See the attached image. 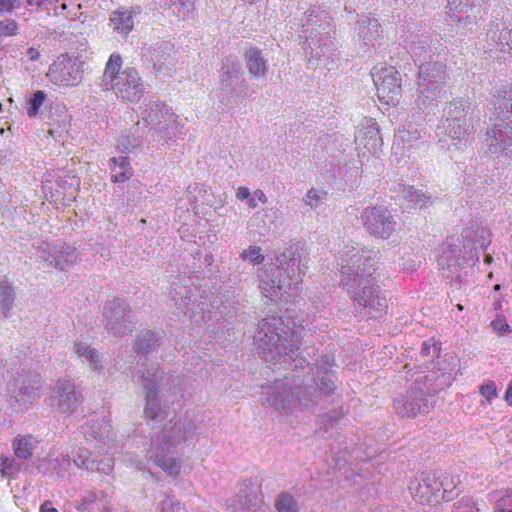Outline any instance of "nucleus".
Returning <instances> with one entry per match:
<instances>
[{
    "instance_id": "1",
    "label": "nucleus",
    "mask_w": 512,
    "mask_h": 512,
    "mask_svg": "<svg viewBox=\"0 0 512 512\" xmlns=\"http://www.w3.org/2000/svg\"><path fill=\"white\" fill-rule=\"evenodd\" d=\"M293 330L290 322L281 316L269 315L259 321L254 334V345L260 358L273 371H291L276 380L261 397L262 403L282 413H291L297 407L311 409L331 396L336 388L332 368L334 357L313 350L294 349L290 343Z\"/></svg>"
},
{
    "instance_id": "2",
    "label": "nucleus",
    "mask_w": 512,
    "mask_h": 512,
    "mask_svg": "<svg viewBox=\"0 0 512 512\" xmlns=\"http://www.w3.org/2000/svg\"><path fill=\"white\" fill-rule=\"evenodd\" d=\"M379 251L367 247L345 245L340 252L341 285L349 297L367 310L370 318H380L388 307L387 300L377 285L374 273Z\"/></svg>"
},
{
    "instance_id": "3",
    "label": "nucleus",
    "mask_w": 512,
    "mask_h": 512,
    "mask_svg": "<svg viewBox=\"0 0 512 512\" xmlns=\"http://www.w3.org/2000/svg\"><path fill=\"white\" fill-rule=\"evenodd\" d=\"M307 256L304 245L300 242L292 243L284 251L276 253V265L264 269L260 274V283L262 289L267 292L266 296L270 298L275 293H286L292 284L302 282L308 267L303 263Z\"/></svg>"
},
{
    "instance_id": "4",
    "label": "nucleus",
    "mask_w": 512,
    "mask_h": 512,
    "mask_svg": "<svg viewBox=\"0 0 512 512\" xmlns=\"http://www.w3.org/2000/svg\"><path fill=\"white\" fill-rule=\"evenodd\" d=\"M447 84L446 65L439 61H427L419 65L414 107L419 118L432 121L439 111L438 98Z\"/></svg>"
},
{
    "instance_id": "5",
    "label": "nucleus",
    "mask_w": 512,
    "mask_h": 512,
    "mask_svg": "<svg viewBox=\"0 0 512 512\" xmlns=\"http://www.w3.org/2000/svg\"><path fill=\"white\" fill-rule=\"evenodd\" d=\"M122 64L121 55L112 53L103 72V83L123 101L139 102L145 92L143 81L133 67L121 71Z\"/></svg>"
},
{
    "instance_id": "6",
    "label": "nucleus",
    "mask_w": 512,
    "mask_h": 512,
    "mask_svg": "<svg viewBox=\"0 0 512 512\" xmlns=\"http://www.w3.org/2000/svg\"><path fill=\"white\" fill-rule=\"evenodd\" d=\"M83 62L68 54L60 55L50 66L46 76L54 85L71 88L83 80Z\"/></svg>"
},
{
    "instance_id": "7",
    "label": "nucleus",
    "mask_w": 512,
    "mask_h": 512,
    "mask_svg": "<svg viewBox=\"0 0 512 512\" xmlns=\"http://www.w3.org/2000/svg\"><path fill=\"white\" fill-rule=\"evenodd\" d=\"M496 115L495 123L487 128L483 137L486 153L510 156L512 155V118L508 119L507 114L499 115L497 112Z\"/></svg>"
},
{
    "instance_id": "8",
    "label": "nucleus",
    "mask_w": 512,
    "mask_h": 512,
    "mask_svg": "<svg viewBox=\"0 0 512 512\" xmlns=\"http://www.w3.org/2000/svg\"><path fill=\"white\" fill-rule=\"evenodd\" d=\"M393 406L397 414L410 418L420 413H428L433 407L421 382H416L405 396L395 398Z\"/></svg>"
},
{
    "instance_id": "9",
    "label": "nucleus",
    "mask_w": 512,
    "mask_h": 512,
    "mask_svg": "<svg viewBox=\"0 0 512 512\" xmlns=\"http://www.w3.org/2000/svg\"><path fill=\"white\" fill-rule=\"evenodd\" d=\"M360 220L370 235L387 239L395 231L396 222L383 207L368 206L361 213Z\"/></svg>"
},
{
    "instance_id": "10",
    "label": "nucleus",
    "mask_w": 512,
    "mask_h": 512,
    "mask_svg": "<svg viewBox=\"0 0 512 512\" xmlns=\"http://www.w3.org/2000/svg\"><path fill=\"white\" fill-rule=\"evenodd\" d=\"M372 77L379 99L386 104L398 103L402 92L399 72L392 66L379 70L374 68Z\"/></svg>"
},
{
    "instance_id": "11",
    "label": "nucleus",
    "mask_w": 512,
    "mask_h": 512,
    "mask_svg": "<svg viewBox=\"0 0 512 512\" xmlns=\"http://www.w3.org/2000/svg\"><path fill=\"white\" fill-rule=\"evenodd\" d=\"M302 49L311 66H327L335 49V45L331 40L330 34L320 36H318V34H312L311 38L303 41Z\"/></svg>"
},
{
    "instance_id": "12",
    "label": "nucleus",
    "mask_w": 512,
    "mask_h": 512,
    "mask_svg": "<svg viewBox=\"0 0 512 512\" xmlns=\"http://www.w3.org/2000/svg\"><path fill=\"white\" fill-rule=\"evenodd\" d=\"M331 32V22L328 13L317 6H311L301 19L300 38L308 39L312 34L326 35Z\"/></svg>"
},
{
    "instance_id": "13",
    "label": "nucleus",
    "mask_w": 512,
    "mask_h": 512,
    "mask_svg": "<svg viewBox=\"0 0 512 512\" xmlns=\"http://www.w3.org/2000/svg\"><path fill=\"white\" fill-rule=\"evenodd\" d=\"M355 143L360 151L365 149L372 155L378 154L383 146V139L377 123L372 119H364L355 133Z\"/></svg>"
},
{
    "instance_id": "14",
    "label": "nucleus",
    "mask_w": 512,
    "mask_h": 512,
    "mask_svg": "<svg viewBox=\"0 0 512 512\" xmlns=\"http://www.w3.org/2000/svg\"><path fill=\"white\" fill-rule=\"evenodd\" d=\"M442 483L434 473L421 475V479H415L410 482L409 490L413 497L422 504H429L437 497Z\"/></svg>"
},
{
    "instance_id": "15",
    "label": "nucleus",
    "mask_w": 512,
    "mask_h": 512,
    "mask_svg": "<svg viewBox=\"0 0 512 512\" xmlns=\"http://www.w3.org/2000/svg\"><path fill=\"white\" fill-rule=\"evenodd\" d=\"M356 30L364 52H367L370 48L376 49L380 45L379 39L382 37L383 29L376 18L363 17L357 21Z\"/></svg>"
},
{
    "instance_id": "16",
    "label": "nucleus",
    "mask_w": 512,
    "mask_h": 512,
    "mask_svg": "<svg viewBox=\"0 0 512 512\" xmlns=\"http://www.w3.org/2000/svg\"><path fill=\"white\" fill-rule=\"evenodd\" d=\"M345 412L342 406L333 408L320 415L316 433L325 439H332L340 434L341 426L344 423Z\"/></svg>"
},
{
    "instance_id": "17",
    "label": "nucleus",
    "mask_w": 512,
    "mask_h": 512,
    "mask_svg": "<svg viewBox=\"0 0 512 512\" xmlns=\"http://www.w3.org/2000/svg\"><path fill=\"white\" fill-rule=\"evenodd\" d=\"M439 44V41L432 40L429 36H414L410 46L409 52L414 58L415 61H435L439 57V53L437 52L436 45Z\"/></svg>"
},
{
    "instance_id": "18",
    "label": "nucleus",
    "mask_w": 512,
    "mask_h": 512,
    "mask_svg": "<svg viewBox=\"0 0 512 512\" xmlns=\"http://www.w3.org/2000/svg\"><path fill=\"white\" fill-rule=\"evenodd\" d=\"M473 108L462 100H453L444 108L445 121L462 124L466 127L473 125Z\"/></svg>"
},
{
    "instance_id": "19",
    "label": "nucleus",
    "mask_w": 512,
    "mask_h": 512,
    "mask_svg": "<svg viewBox=\"0 0 512 512\" xmlns=\"http://www.w3.org/2000/svg\"><path fill=\"white\" fill-rule=\"evenodd\" d=\"M53 398H57L59 409L62 412L73 411L81 401L69 381H59L56 384Z\"/></svg>"
},
{
    "instance_id": "20",
    "label": "nucleus",
    "mask_w": 512,
    "mask_h": 512,
    "mask_svg": "<svg viewBox=\"0 0 512 512\" xmlns=\"http://www.w3.org/2000/svg\"><path fill=\"white\" fill-rule=\"evenodd\" d=\"M79 512H111L110 500L104 493L88 492L76 505Z\"/></svg>"
},
{
    "instance_id": "21",
    "label": "nucleus",
    "mask_w": 512,
    "mask_h": 512,
    "mask_svg": "<svg viewBox=\"0 0 512 512\" xmlns=\"http://www.w3.org/2000/svg\"><path fill=\"white\" fill-rule=\"evenodd\" d=\"M246 67L249 73L259 79L267 73V60L263 57L262 51L256 47H250L244 53Z\"/></svg>"
},
{
    "instance_id": "22",
    "label": "nucleus",
    "mask_w": 512,
    "mask_h": 512,
    "mask_svg": "<svg viewBox=\"0 0 512 512\" xmlns=\"http://www.w3.org/2000/svg\"><path fill=\"white\" fill-rule=\"evenodd\" d=\"M137 12L133 9L119 8L112 12L110 24L120 34L128 35L133 30V18Z\"/></svg>"
},
{
    "instance_id": "23",
    "label": "nucleus",
    "mask_w": 512,
    "mask_h": 512,
    "mask_svg": "<svg viewBox=\"0 0 512 512\" xmlns=\"http://www.w3.org/2000/svg\"><path fill=\"white\" fill-rule=\"evenodd\" d=\"M259 486L256 478L243 480L237 494V508L255 505Z\"/></svg>"
},
{
    "instance_id": "24",
    "label": "nucleus",
    "mask_w": 512,
    "mask_h": 512,
    "mask_svg": "<svg viewBox=\"0 0 512 512\" xmlns=\"http://www.w3.org/2000/svg\"><path fill=\"white\" fill-rule=\"evenodd\" d=\"M485 0H447L450 11L466 12L467 22H476Z\"/></svg>"
},
{
    "instance_id": "25",
    "label": "nucleus",
    "mask_w": 512,
    "mask_h": 512,
    "mask_svg": "<svg viewBox=\"0 0 512 512\" xmlns=\"http://www.w3.org/2000/svg\"><path fill=\"white\" fill-rule=\"evenodd\" d=\"M443 127L446 135L453 141H457V143H454V145L457 146V149L462 148V146H466L469 141V137L475 131L474 127H466L462 124L449 121H445L443 123Z\"/></svg>"
},
{
    "instance_id": "26",
    "label": "nucleus",
    "mask_w": 512,
    "mask_h": 512,
    "mask_svg": "<svg viewBox=\"0 0 512 512\" xmlns=\"http://www.w3.org/2000/svg\"><path fill=\"white\" fill-rule=\"evenodd\" d=\"M457 252H461L457 245H449L443 248L438 258V265L442 270H448L453 274L462 267V262Z\"/></svg>"
},
{
    "instance_id": "27",
    "label": "nucleus",
    "mask_w": 512,
    "mask_h": 512,
    "mask_svg": "<svg viewBox=\"0 0 512 512\" xmlns=\"http://www.w3.org/2000/svg\"><path fill=\"white\" fill-rule=\"evenodd\" d=\"M487 36L500 52L512 53V28L490 29Z\"/></svg>"
},
{
    "instance_id": "28",
    "label": "nucleus",
    "mask_w": 512,
    "mask_h": 512,
    "mask_svg": "<svg viewBox=\"0 0 512 512\" xmlns=\"http://www.w3.org/2000/svg\"><path fill=\"white\" fill-rule=\"evenodd\" d=\"M38 441L31 435H18L12 442L14 454L21 459L28 460L32 457Z\"/></svg>"
},
{
    "instance_id": "29",
    "label": "nucleus",
    "mask_w": 512,
    "mask_h": 512,
    "mask_svg": "<svg viewBox=\"0 0 512 512\" xmlns=\"http://www.w3.org/2000/svg\"><path fill=\"white\" fill-rule=\"evenodd\" d=\"M494 102V109L499 115L507 114V118H512V86L508 90H500Z\"/></svg>"
},
{
    "instance_id": "30",
    "label": "nucleus",
    "mask_w": 512,
    "mask_h": 512,
    "mask_svg": "<svg viewBox=\"0 0 512 512\" xmlns=\"http://www.w3.org/2000/svg\"><path fill=\"white\" fill-rule=\"evenodd\" d=\"M459 249L461 250V252L457 253L460 257V261L462 262V267L464 265L473 266L479 261L478 252L473 241L469 239L463 241L462 247Z\"/></svg>"
},
{
    "instance_id": "31",
    "label": "nucleus",
    "mask_w": 512,
    "mask_h": 512,
    "mask_svg": "<svg viewBox=\"0 0 512 512\" xmlns=\"http://www.w3.org/2000/svg\"><path fill=\"white\" fill-rule=\"evenodd\" d=\"M154 462L169 475L177 476L180 473V464L176 461V459L167 458L165 455H163V450L157 453Z\"/></svg>"
},
{
    "instance_id": "32",
    "label": "nucleus",
    "mask_w": 512,
    "mask_h": 512,
    "mask_svg": "<svg viewBox=\"0 0 512 512\" xmlns=\"http://www.w3.org/2000/svg\"><path fill=\"white\" fill-rule=\"evenodd\" d=\"M401 195L404 199L412 204H425L430 200V196H427L421 190L414 188L413 186L403 185L401 189Z\"/></svg>"
},
{
    "instance_id": "33",
    "label": "nucleus",
    "mask_w": 512,
    "mask_h": 512,
    "mask_svg": "<svg viewBox=\"0 0 512 512\" xmlns=\"http://www.w3.org/2000/svg\"><path fill=\"white\" fill-rule=\"evenodd\" d=\"M278 512H298V504L295 498L288 492H281L275 502Z\"/></svg>"
},
{
    "instance_id": "34",
    "label": "nucleus",
    "mask_w": 512,
    "mask_h": 512,
    "mask_svg": "<svg viewBox=\"0 0 512 512\" xmlns=\"http://www.w3.org/2000/svg\"><path fill=\"white\" fill-rule=\"evenodd\" d=\"M421 137V132L418 128L412 124H409L407 127H403L399 129L395 138L403 143L413 142L418 140Z\"/></svg>"
},
{
    "instance_id": "35",
    "label": "nucleus",
    "mask_w": 512,
    "mask_h": 512,
    "mask_svg": "<svg viewBox=\"0 0 512 512\" xmlns=\"http://www.w3.org/2000/svg\"><path fill=\"white\" fill-rule=\"evenodd\" d=\"M46 100V94L42 90L36 91L33 96L29 99V107L27 109V115L29 118H34L39 113V109Z\"/></svg>"
},
{
    "instance_id": "36",
    "label": "nucleus",
    "mask_w": 512,
    "mask_h": 512,
    "mask_svg": "<svg viewBox=\"0 0 512 512\" xmlns=\"http://www.w3.org/2000/svg\"><path fill=\"white\" fill-rule=\"evenodd\" d=\"M18 33V24L14 19L0 21V39L15 36Z\"/></svg>"
},
{
    "instance_id": "37",
    "label": "nucleus",
    "mask_w": 512,
    "mask_h": 512,
    "mask_svg": "<svg viewBox=\"0 0 512 512\" xmlns=\"http://www.w3.org/2000/svg\"><path fill=\"white\" fill-rule=\"evenodd\" d=\"M242 257L244 260H248L253 264H260L264 260V256L261 254V248L257 246H250L247 250L243 251Z\"/></svg>"
},
{
    "instance_id": "38",
    "label": "nucleus",
    "mask_w": 512,
    "mask_h": 512,
    "mask_svg": "<svg viewBox=\"0 0 512 512\" xmlns=\"http://www.w3.org/2000/svg\"><path fill=\"white\" fill-rule=\"evenodd\" d=\"M157 342L155 333L148 331L143 339H140L137 343L138 351H148L154 347Z\"/></svg>"
},
{
    "instance_id": "39",
    "label": "nucleus",
    "mask_w": 512,
    "mask_h": 512,
    "mask_svg": "<svg viewBox=\"0 0 512 512\" xmlns=\"http://www.w3.org/2000/svg\"><path fill=\"white\" fill-rule=\"evenodd\" d=\"M323 199H324V197L322 195H320L317 190L311 189L306 193L303 201L305 202L306 205L310 206L312 209H316L320 205V203L322 202Z\"/></svg>"
},
{
    "instance_id": "40",
    "label": "nucleus",
    "mask_w": 512,
    "mask_h": 512,
    "mask_svg": "<svg viewBox=\"0 0 512 512\" xmlns=\"http://www.w3.org/2000/svg\"><path fill=\"white\" fill-rule=\"evenodd\" d=\"M492 329L501 336H504L511 332L509 324L502 317H497L491 322Z\"/></svg>"
},
{
    "instance_id": "41",
    "label": "nucleus",
    "mask_w": 512,
    "mask_h": 512,
    "mask_svg": "<svg viewBox=\"0 0 512 512\" xmlns=\"http://www.w3.org/2000/svg\"><path fill=\"white\" fill-rule=\"evenodd\" d=\"M144 413L146 418L155 420L161 417L162 409L156 402L148 401Z\"/></svg>"
},
{
    "instance_id": "42",
    "label": "nucleus",
    "mask_w": 512,
    "mask_h": 512,
    "mask_svg": "<svg viewBox=\"0 0 512 512\" xmlns=\"http://www.w3.org/2000/svg\"><path fill=\"white\" fill-rule=\"evenodd\" d=\"M480 393L485 399L490 402L491 399L497 395L496 385L493 381L480 386Z\"/></svg>"
},
{
    "instance_id": "43",
    "label": "nucleus",
    "mask_w": 512,
    "mask_h": 512,
    "mask_svg": "<svg viewBox=\"0 0 512 512\" xmlns=\"http://www.w3.org/2000/svg\"><path fill=\"white\" fill-rule=\"evenodd\" d=\"M15 460L11 457L0 456V474L6 477L8 473L14 468Z\"/></svg>"
},
{
    "instance_id": "44",
    "label": "nucleus",
    "mask_w": 512,
    "mask_h": 512,
    "mask_svg": "<svg viewBox=\"0 0 512 512\" xmlns=\"http://www.w3.org/2000/svg\"><path fill=\"white\" fill-rule=\"evenodd\" d=\"M76 351L79 354L84 355L91 363H96L98 361V355L95 351L83 347L81 344L76 345Z\"/></svg>"
},
{
    "instance_id": "45",
    "label": "nucleus",
    "mask_w": 512,
    "mask_h": 512,
    "mask_svg": "<svg viewBox=\"0 0 512 512\" xmlns=\"http://www.w3.org/2000/svg\"><path fill=\"white\" fill-rule=\"evenodd\" d=\"M181 506L179 502H173L172 500H164L161 504L160 512H180Z\"/></svg>"
},
{
    "instance_id": "46",
    "label": "nucleus",
    "mask_w": 512,
    "mask_h": 512,
    "mask_svg": "<svg viewBox=\"0 0 512 512\" xmlns=\"http://www.w3.org/2000/svg\"><path fill=\"white\" fill-rule=\"evenodd\" d=\"M133 176L132 169H124L122 172L113 175L111 181L113 183H124Z\"/></svg>"
},
{
    "instance_id": "47",
    "label": "nucleus",
    "mask_w": 512,
    "mask_h": 512,
    "mask_svg": "<svg viewBox=\"0 0 512 512\" xmlns=\"http://www.w3.org/2000/svg\"><path fill=\"white\" fill-rule=\"evenodd\" d=\"M452 12H455V11H452ZM446 22L449 26H458L460 24H462L463 22L465 24H467L468 22L466 21L465 19V16H462V15H458L456 13H452V14H448L447 18H446Z\"/></svg>"
},
{
    "instance_id": "48",
    "label": "nucleus",
    "mask_w": 512,
    "mask_h": 512,
    "mask_svg": "<svg viewBox=\"0 0 512 512\" xmlns=\"http://www.w3.org/2000/svg\"><path fill=\"white\" fill-rule=\"evenodd\" d=\"M421 352L423 355H437L439 356L440 348L435 344H430L427 342H423Z\"/></svg>"
},
{
    "instance_id": "49",
    "label": "nucleus",
    "mask_w": 512,
    "mask_h": 512,
    "mask_svg": "<svg viewBox=\"0 0 512 512\" xmlns=\"http://www.w3.org/2000/svg\"><path fill=\"white\" fill-rule=\"evenodd\" d=\"M110 162L114 165L119 166L120 168L124 169H131L130 167V159L127 156H121V157H113L110 159Z\"/></svg>"
},
{
    "instance_id": "50",
    "label": "nucleus",
    "mask_w": 512,
    "mask_h": 512,
    "mask_svg": "<svg viewBox=\"0 0 512 512\" xmlns=\"http://www.w3.org/2000/svg\"><path fill=\"white\" fill-rule=\"evenodd\" d=\"M58 1L59 0H27V5L36 8L45 6L46 10H48L47 6L56 5Z\"/></svg>"
},
{
    "instance_id": "51",
    "label": "nucleus",
    "mask_w": 512,
    "mask_h": 512,
    "mask_svg": "<svg viewBox=\"0 0 512 512\" xmlns=\"http://www.w3.org/2000/svg\"><path fill=\"white\" fill-rule=\"evenodd\" d=\"M17 0H0V15L10 13L15 8Z\"/></svg>"
},
{
    "instance_id": "52",
    "label": "nucleus",
    "mask_w": 512,
    "mask_h": 512,
    "mask_svg": "<svg viewBox=\"0 0 512 512\" xmlns=\"http://www.w3.org/2000/svg\"><path fill=\"white\" fill-rule=\"evenodd\" d=\"M436 380L440 381L438 386L442 388L444 386H449L451 384L452 377L451 374L442 373L439 377H437Z\"/></svg>"
},
{
    "instance_id": "53",
    "label": "nucleus",
    "mask_w": 512,
    "mask_h": 512,
    "mask_svg": "<svg viewBox=\"0 0 512 512\" xmlns=\"http://www.w3.org/2000/svg\"><path fill=\"white\" fill-rule=\"evenodd\" d=\"M236 196L239 200H247L251 196V193L247 187L241 186L238 188Z\"/></svg>"
},
{
    "instance_id": "54",
    "label": "nucleus",
    "mask_w": 512,
    "mask_h": 512,
    "mask_svg": "<svg viewBox=\"0 0 512 512\" xmlns=\"http://www.w3.org/2000/svg\"><path fill=\"white\" fill-rule=\"evenodd\" d=\"M40 512H58V510L52 506L51 501L47 500L40 506Z\"/></svg>"
},
{
    "instance_id": "55",
    "label": "nucleus",
    "mask_w": 512,
    "mask_h": 512,
    "mask_svg": "<svg viewBox=\"0 0 512 512\" xmlns=\"http://www.w3.org/2000/svg\"><path fill=\"white\" fill-rule=\"evenodd\" d=\"M27 55L31 61H37L40 57L39 51L33 47H31L27 50Z\"/></svg>"
},
{
    "instance_id": "56",
    "label": "nucleus",
    "mask_w": 512,
    "mask_h": 512,
    "mask_svg": "<svg viewBox=\"0 0 512 512\" xmlns=\"http://www.w3.org/2000/svg\"><path fill=\"white\" fill-rule=\"evenodd\" d=\"M253 195L256 198V200H259L260 202H262L264 204L268 202L267 196L261 189L255 190Z\"/></svg>"
},
{
    "instance_id": "57",
    "label": "nucleus",
    "mask_w": 512,
    "mask_h": 512,
    "mask_svg": "<svg viewBox=\"0 0 512 512\" xmlns=\"http://www.w3.org/2000/svg\"><path fill=\"white\" fill-rule=\"evenodd\" d=\"M505 400L508 403L509 406H512V382L508 384L506 393H505Z\"/></svg>"
},
{
    "instance_id": "58",
    "label": "nucleus",
    "mask_w": 512,
    "mask_h": 512,
    "mask_svg": "<svg viewBox=\"0 0 512 512\" xmlns=\"http://www.w3.org/2000/svg\"><path fill=\"white\" fill-rule=\"evenodd\" d=\"M247 204L250 208L254 209L257 207V202H256V198L253 196H250L248 199H247Z\"/></svg>"
},
{
    "instance_id": "59",
    "label": "nucleus",
    "mask_w": 512,
    "mask_h": 512,
    "mask_svg": "<svg viewBox=\"0 0 512 512\" xmlns=\"http://www.w3.org/2000/svg\"><path fill=\"white\" fill-rule=\"evenodd\" d=\"M490 241H485L483 240V242L481 243V248H483L484 250L487 248V246L489 245Z\"/></svg>"
},
{
    "instance_id": "60",
    "label": "nucleus",
    "mask_w": 512,
    "mask_h": 512,
    "mask_svg": "<svg viewBox=\"0 0 512 512\" xmlns=\"http://www.w3.org/2000/svg\"><path fill=\"white\" fill-rule=\"evenodd\" d=\"M492 261V256L491 255H486L485 256V262L486 263H490Z\"/></svg>"
},
{
    "instance_id": "61",
    "label": "nucleus",
    "mask_w": 512,
    "mask_h": 512,
    "mask_svg": "<svg viewBox=\"0 0 512 512\" xmlns=\"http://www.w3.org/2000/svg\"><path fill=\"white\" fill-rule=\"evenodd\" d=\"M398 266L402 267V269H407L408 266L405 263H398Z\"/></svg>"
},
{
    "instance_id": "62",
    "label": "nucleus",
    "mask_w": 512,
    "mask_h": 512,
    "mask_svg": "<svg viewBox=\"0 0 512 512\" xmlns=\"http://www.w3.org/2000/svg\"><path fill=\"white\" fill-rule=\"evenodd\" d=\"M231 309H233V313L234 314H237L238 313V307H234L233 305L231 306Z\"/></svg>"
},
{
    "instance_id": "63",
    "label": "nucleus",
    "mask_w": 512,
    "mask_h": 512,
    "mask_svg": "<svg viewBox=\"0 0 512 512\" xmlns=\"http://www.w3.org/2000/svg\"><path fill=\"white\" fill-rule=\"evenodd\" d=\"M457 308H458L460 311H461V310H463V306H462L461 304H458V305H457Z\"/></svg>"
},
{
    "instance_id": "64",
    "label": "nucleus",
    "mask_w": 512,
    "mask_h": 512,
    "mask_svg": "<svg viewBox=\"0 0 512 512\" xmlns=\"http://www.w3.org/2000/svg\"><path fill=\"white\" fill-rule=\"evenodd\" d=\"M232 304H239V300L236 299L235 301H232Z\"/></svg>"
}]
</instances>
